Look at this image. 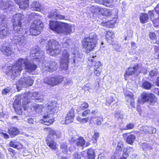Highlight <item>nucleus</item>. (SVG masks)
<instances>
[{
	"label": "nucleus",
	"instance_id": "1",
	"mask_svg": "<svg viewBox=\"0 0 159 159\" xmlns=\"http://www.w3.org/2000/svg\"><path fill=\"white\" fill-rule=\"evenodd\" d=\"M98 38L97 34L94 32L86 35L81 41L82 48L87 54L94 51L98 44Z\"/></svg>",
	"mask_w": 159,
	"mask_h": 159
},
{
	"label": "nucleus",
	"instance_id": "2",
	"mask_svg": "<svg viewBox=\"0 0 159 159\" xmlns=\"http://www.w3.org/2000/svg\"><path fill=\"white\" fill-rule=\"evenodd\" d=\"M24 65L25 69L30 73L34 71L38 68L37 65L33 62L27 59L20 58L18 59L15 64L12 65L11 70L14 71L15 74L20 73L23 69Z\"/></svg>",
	"mask_w": 159,
	"mask_h": 159
},
{
	"label": "nucleus",
	"instance_id": "3",
	"mask_svg": "<svg viewBox=\"0 0 159 159\" xmlns=\"http://www.w3.org/2000/svg\"><path fill=\"white\" fill-rule=\"evenodd\" d=\"M49 28L55 33L66 35L70 34L72 32L71 27L68 24L52 20L49 21Z\"/></svg>",
	"mask_w": 159,
	"mask_h": 159
},
{
	"label": "nucleus",
	"instance_id": "4",
	"mask_svg": "<svg viewBox=\"0 0 159 159\" xmlns=\"http://www.w3.org/2000/svg\"><path fill=\"white\" fill-rule=\"evenodd\" d=\"M60 46L57 41L52 39H50L47 43L46 51L50 56H55L61 53Z\"/></svg>",
	"mask_w": 159,
	"mask_h": 159
},
{
	"label": "nucleus",
	"instance_id": "5",
	"mask_svg": "<svg viewBox=\"0 0 159 159\" xmlns=\"http://www.w3.org/2000/svg\"><path fill=\"white\" fill-rule=\"evenodd\" d=\"M87 66L89 69L94 67L93 73L95 76H99L102 71V64L101 61H98L94 56H90L88 59Z\"/></svg>",
	"mask_w": 159,
	"mask_h": 159
},
{
	"label": "nucleus",
	"instance_id": "6",
	"mask_svg": "<svg viewBox=\"0 0 159 159\" xmlns=\"http://www.w3.org/2000/svg\"><path fill=\"white\" fill-rule=\"evenodd\" d=\"M141 98L137 101L138 103L143 104L148 102L150 105L154 106L157 102V98L153 93L144 92L141 94Z\"/></svg>",
	"mask_w": 159,
	"mask_h": 159
},
{
	"label": "nucleus",
	"instance_id": "7",
	"mask_svg": "<svg viewBox=\"0 0 159 159\" xmlns=\"http://www.w3.org/2000/svg\"><path fill=\"white\" fill-rule=\"evenodd\" d=\"M43 24L40 20L38 19L34 20L31 23L29 30L30 34L34 36L39 35L43 30Z\"/></svg>",
	"mask_w": 159,
	"mask_h": 159
},
{
	"label": "nucleus",
	"instance_id": "8",
	"mask_svg": "<svg viewBox=\"0 0 159 159\" xmlns=\"http://www.w3.org/2000/svg\"><path fill=\"white\" fill-rule=\"evenodd\" d=\"M64 80V77L62 75H56L46 77L44 80V82L53 87L60 84Z\"/></svg>",
	"mask_w": 159,
	"mask_h": 159
},
{
	"label": "nucleus",
	"instance_id": "9",
	"mask_svg": "<svg viewBox=\"0 0 159 159\" xmlns=\"http://www.w3.org/2000/svg\"><path fill=\"white\" fill-rule=\"evenodd\" d=\"M70 56V54L68 52L65 51L62 53L60 59L61 66H63V69L65 70H67L68 66Z\"/></svg>",
	"mask_w": 159,
	"mask_h": 159
},
{
	"label": "nucleus",
	"instance_id": "10",
	"mask_svg": "<svg viewBox=\"0 0 159 159\" xmlns=\"http://www.w3.org/2000/svg\"><path fill=\"white\" fill-rule=\"evenodd\" d=\"M70 142L71 144L74 143L76 146L82 147L83 149L85 147L86 141L83 137L80 136L77 139L74 137H71Z\"/></svg>",
	"mask_w": 159,
	"mask_h": 159
},
{
	"label": "nucleus",
	"instance_id": "11",
	"mask_svg": "<svg viewBox=\"0 0 159 159\" xmlns=\"http://www.w3.org/2000/svg\"><path fill=\"white\" fill-rule=\"evenodd\" d=\"M139 64H136L133 67H129L126 70L124 75V76L125 80H127L128 76L133 75L139 71Z\"/></svg>",
	"mask_w": 159,
	"mask_h": 159
},
{
	"label": "nucleus",
	"instance_id": "12",
	"mask_svg": "<svg viewBox=\"0 0 159 159\" xmlns=\"http://www.w3.org/2000/svg\"><path fill=\"white\" fill-rule=\"evenodd\" d=\"M0 51L6 56H11L13 53V48L10 44L7 45L3 44L0 48Z\"/></svg>",
	"mask_w": 159,
	"mask_h": 159
},
{
	"label": "nucleus",
	"instance_id": "13",
	"mask_svg": "<svg viewBox=\"0 0 159 159\" xmlns=\"http://www.w3.org/2000/svg\"><path fill=\"white\" fill-rule=\"evenodd\" d=\"M75 117V110L73 108L69 111L65 117V124H69L73 121Z\"/></svg>",
	"mask_w": 159,
	"mask_h": 159
},
{
	"label": "nucleus",
	"instance_id": "14",
	"mask_svg": "<svg viewBox=\"0 0 159 159\" xmlns=\"http://www.w3.org/2000/svg\"><path fill=\"white\" fill-rule=\"evenodd\" d=\"M23 16L21 15H19V20L17 22L15 21L13 24V30L18 34H20V32H21L23 30L21 20H22V17Z\"/></svg>",
	"mask_w": 159,
	"mask_h": 159
},
{
	"label": "nucleus",
	"instance_id": "15",
	"mask_svg": "<svg viewBox=\"0 0 159 159\" xmlns=\"http://www.w3.org/2000/svg\"><path fill=\"white\" fill-rule=\"evenodd\" d=\"M43 130L48 132V134L46 139H54L55 138H59L56 131L52 128L49 127L44 128Z\"/></svg>",
	"mask_w": 159,
	"mask_h": 159
},
{
	"label": "nucleus",
	"instance_id": "16",
	"mask_svg": "<svg viewBox=\"0 0 159 159\" xmlns=\"http://www.w3.org/2000/svg\"><path fill=\"white\" fill-rule=\"evenodd\" d=\"M113 0H94L96 3L111 8L114 7L113 4Z\"/></svg>",
	"mask_w": 159,
	"mask_h": 159
},
{
	"label": "nucleus",
	"instance_id": "17",
	"mask_svg": "<svg viewBox=\"0 0 159 159\" xmlns=\"http://www.w3.org/2000/svg\"><path fill=\"white\" fill-rule=\"evenodd\" d=\"M95 119V117L91 116L89 117H87L84 118H82L81 117L78 116L77 117L76 119L77 120L81 123H87L89 121L90 124H95V122L94 120Z\"/></svg>",
	"mask_w": 159,
	"mask_h": 159
},
{
	"label": "nucleus",
	"instance_id": "18",
	"mask_svg": "<svg viewBox=\"0 0 159 159\" xmlns=\"http://www.w3.org/2000/svg\"><path fill=\"white\" fill-rule=\"evenodd\" d=\"M15 2L22 9H26L29 6V0H14Z\"/></svg>",
	"mask_w": 159,
	"mask_h": 159
},
{
	"label": "nucleus",
	"instance_id": "19",
	"mask_svg": "<svg viewBox=\"0 0 159 159\" xmlns=\"http://www.w3.org/2000/svg\"><path fill=\"white\" fill-rule=\"evenodd\" d=\"M129 133H125L123 134V136H127L126 139V142L128 144L132 145L135 141L136 137L133 134H130L127 135Z\"/></svg>",
	"mask_w": 159,
	"mask_h": 159
},
{
	"label": "nucleus",
	"instance_id": "20",
	"mask_svg": "<svg viewBox=\"0 0 159 159\" xmlns=\"http://www.w3.org/2000/svg\"><path fill=\"white\" fill-rule=\"evenodd\" d=\"M13 108L17 115H20L22 113L21 105V102L15 101L13 104Z\"/></svg>",
	"mask_w": 159,
	"mask_h": 159
},
{
	"label": "nucleus",
	"instance_id": "21",
	"mask_svg": "<svg viewBox=\"0 0 159 159\" xmlns=\"http://www.w3.org/2000/svg\"><path fill=\"white\" fill-rule=\"evenodd\" d=\"M9 146L16 148L17 150H20L23 148V145L19 142L16 140H12L9 143Z\"/></svg>",
	"mask_w": 159,
	"mask_h": 159
},
{
	"label": "nucleus",
	"instance_id": "22",
	"mask_svg": "<svg viewBox=\"0 0 159 159\" xmlns=\"http://www.w3.org/2000/svg\"><path fill=\"white\" fill-rule=\"evenodd\" d=\"M24 80L23 82H22L21 81L19 82V84L22 86H23L25 84L27 86H31L33 85L34 82V80L32 79L29 76L25 77L24 78Z\"/></svg>",
	"mask_w": 159,
	"mask_h": 159
},
{
	"label": "nucleus",
	"instance_id": "23",
	"mask_svg": "<svg viewBox=\"0 0 159 159\" xmlns=\"http://www.w3.org/2000/svg\"><path fill=\"white\" fill-rule=\"evenodd\" d=\"M57 63L55 61H51L49 62L46 67L48 71L52 72L56 70L58 67Z\"/></svg>",
	"mask_w": 159,
	"mask_h": 159
},
{
	"label": "nucleus",
	"instance_id": "24",
	"mask_svg": "<svg viewBox=\"0 0 159 159\" xmlns=\"http://www.w3.org/2000/svg\"><path fill=\"white\" fill-rule=\"evenodd\" d=\"M43 108V105L35 104L31 107L30 109L32 112H34L35 113H39L42 111Z\"/></svg>",
	"mask_w": 159,
	"mask_h": 159
},
{
	"label": "nucleus",
	"instance_id": "25",
	"mask_svg": "<svg viewBox=\"0 0 159 159\" xmlns=\"http://www.w3.org/2000/svg\"><path fill=\"white\" fill-rule=\"evenodd\" d=\"M115 35L114 33L110 31H107L105 34V39L109 43H112L114 41V39Z\"/></svg>",
	"mask_w": 159,
	"mask_h": 159
},
{
	"label": "nucleus",
	"instance_id": "26",
	"mask_svg": "<svg viewBox=\"0 0 159 159\" xmlns=\"http://www.w3.org/2000/svg\"><path fill=\"white\" fill-rule=\"evenodd\" d=\"M8 132L11 137H13L18 134L20 132L17 128L11 127L8 129Z\"/></svg>",
	"mask_w": 159,
	"mask_h": 159
},
{
	"label": "nucleus",
	"instance_id": "27",
	"mask_svg": "<svg viewBox=\"0 0 159 159\" xmlns=\"http://www.w3.org/2000/svg\"><path fill=\"white\" fill-rule=\"evenodd\" d=\"M54 139H46L47 145L51 149L56 150L57 148V143L54 142Z\"/></svg>",
	"mask_w": 159,
	"mask_h": 159
},
{
	"label": "nucleus",
	"instance_id": "28",
	"mask_svg": "<svg viewBox=\"0 0 159 159\" xmlns=\"http://www.w3.org/2000/svg\"><path fill=\"white\" fill-rule=\"evenodd\" d=\"M87 159H95V157L94 150L92 148H90L86 150Z\"/></svg>",
	"mask_w": 159,
	"mask_h": 159
},
{
	"label": "nucleus",
	"instance_id": "29",
	"mask_svg": "<svg viewBox=\"0 0 159 159\" xmlns=\"http://www.w3.org/2000/svg\"><path fill=\"white\" fill-rule=\"evenodd\" d=\"M100 14L108 18L112 15L111 10L105 8H102Z\"/></svg>",
	"mask_w": 159,
	"mask_h": 159
},
{
	"label": "nucleus",
	"instance_id": "30",
	"mask_svg": "<svg viewBox=\"0 0 159 159\" xmlns=\"http://www.w3.org/2000/svg\"><path fill=\"white\" fill-rule=\"evenodd\" d=\"M149 19L147 13H141L139 17L140 22L143 24L147 22Z\"/></svg>",
	"mask_w": 159,
	"mask_h": 159
},
{
	"label": "nucleus",
	"instance_id": "31",
	"mask_svg": "<svg viewBox=\"0 0 159 159\" xmlns=\"http://www.w3.org/2000/svg\"><path fill=\"white\" fill-rule=\"evenodd\" d=\"M157 13L159 16V3L154 8ZM153 24L155 27H157L159 26V18L154 20H152Z\"/></svg>",
	"mask_w": 159,
	"mask_h": 159
},
{
	"label": "nucleus",
	"instance_id": "32",
	"mask_svg": "<svg viewBox=\"0 0 159 159\" xmlns=\"http://www.w3.org/2000/svg\"><path fill=\"white\" fill-rule=\"evenodd\" d=\"M41 5L39 2L35 1L32 2L31 5V8L33 10L35 11H39L41 10Z\"/></svg>",
	"mask_w": 159,
	"mask_h": 159
},
{
	"label": "nucleus",
	"instance_id": "33",
	"mask_svg": "<svg viewBox=\"0 0 159 159\" xmlns=\"http://www.w3.org/2000/svg\"><path fill=\"white\" fill-rule=\"evenodd\" d=\"M9 34L7 28L5 27L3 29L0 30V38L2 39L6 37Z\"/></svg>",
	"mask_w": 159,
	"mask_h": 159
},
{
	"label": "nucleus",
	"instance_id": "34",
	"mask_svg": "<svg viewBox=\"0 0 159 159\" xmlns=\"http://www.w3.org/2000/svg\"><path fill=\"white\" fill-rule=\"evenodd\" d=\"M49 117L48 115L43 116V122L45 125H49L52 124L54 120L53 119H48Z\"/></svg>",
	"mask_w": 159,
	"mask_h": 159
},
{
	"label": "nucleus",
	"instance_id": "35",
	"mask_svg": "<svg viewBox=\"0 0 159 159\" xmlns=\"http://www.w3.org/2000/svg\"><path fill=\"white\" fill-rule=\"evenodd\" d=\"M102 8L98 6H92L91 7L90 11L92 13L94 14L99 13L100 14Z\"/></svg>",
	"mask_w": 159,
	"mask_h": 159
},
{
	"label": "nucleus",
	"instance_id": "36",
	"mask_svg": "<svg viewBox=\"0 0 159 159\" xmlns=\"http://www.w3.org/2000/svg\"><path fill=\"white\" fill-rule=\"evenodd\" d=\"M31 51L32 55H34L33 56L34 57H39L40 56V54L42 53V51L38 48L32 49Z\"/></svg>",
	"mask_w": 159,
	"mask_h": 159
},
{
	"label": "nucleus",
	"instance_id": "37",
	"mask_svg": "<svg viewBox=\"0 0 159 159\" xmlns=\"http://www.w3.org/2000/svg\"><path fill=\"white\" fill-rule=\"evenodd\" d=\"M152 87V84L150 82L145 81L143 82L142 87L145 89H149Z\"/></svg>",
	"mask_w": 159,
	"mask_h": 159
},
{
	"label": "nucleus",
	"instance_id": "38",
	"mask_svg": "<svg viewBox=\"0 0 159 159\" xmlns=\"http://www.w3.org/2000/svg\"><path fill=\"white\" fill-rule=\"evenodd\" d=\"M115 101L114 98L112 96H110L106 98L105 104L107 106H110L111 104Z\"/></svg>",
	"mask_w": 159,
	"mask_h": 159
},
{
	"label": "nucleus",
	"instance_id": "39",
	"mask_svg": "<svg viewBox=\"0 0 159 159\" xmlns=\"http://www.w3.org/2000/svg\"><path fill=\"white\" fill-rule=\"evenodd\" d=\"M14 39L16 40V44H18L19 45H22L23 43H24V40L23 38H22V37H20L18 36H16L14 37Z\"/></svg>",
	"mask_w": 159,
	"mask_h": 159
},
{
	"label": "nucleus",
	"instance_id": "40",
	"mask_svg": "<svg viewBox=\"0 0 159 159\" xmlns=\"http://www.w3.org/2000/svg\"><path fill=\"white\" fill-rule=\"evenodd\" d=\"M89 107L88 103L86 102H84L80 104V108L81 110H84L86 109Z\"/></svg>",
	"mask_w": 159,
	"mask_h": 159
},
{
	"label": "nucleus",
	"instance_id": "41",
	"mask_svg": "<svg viewBox=\"0 0 159 159\" xmlns=\"http://www.w3.org/2000/svg\"><path fill=\"white\" fill-rule=\"evenodd\" d=\"M100 133L98 132H95L92 137V140L94 141V142L96 143L99 138Z\"/></svg>",
	"mask_w": 159,
	"mask_h": 159
},
{
	"label": "nucleus",
	"instance_id": "42",
	"mask_svg": "<svg viewBox=\"0 0 159 159\" xmlns=\"http://www.w3.org/2000/svg\"><path fill=\"white\" fill-rule=\"evenodd\" d=\"M60 148L63 152L67 153L68 152V146L65 143H63L61 145Z\"/></svg>",
	"mask_w": 159,
	"mask_h": 159
},
{
	"label": "nucleus",
	"instance_id": "43",
	"mask_svg": "<svg viewBox=\"0 0 159 159\" xmlns=\"http://www.w3.org/2000/svg\"><path fill=\"white\" fill-rule=\"evenodd\" d=\"M123 147V145L122 144L118 145L116 149V152L117 154L122 152Z\"/></svg>",
	"mask_w": 159,
	"mask_h": 159
},
{
	"label": "nucleus",
	"instance_id": "44",
	"mask_svg": "<svg viewBox=\"0 0 159 159\" xmlns=\"http://www.w3.org/2000/svg\"><path fill=\"white\" fill-rule=\"evenodd\" d=\"M134 127V124L132 123H129L128 124L126 125L125 127L123 129V130H127L133 129Z\"/></svg>",
	"mask_w": 159,
	"mask_h": 159
},
{
	"label": "nucleus",
	"instance_id": "45",
	"mask_svg": "<svg viewBox=\"0 0 159 159\" xmlns=\"http://www.w3.org/2000/svg\"><path fill=\"white\" fill-rule=\"evenodd\" d=\"M57 10H56L54 12H51L48 15V17L49 19H53L56 20V15L57 14Z\"/></svg>",
	"mask_w": 159,
	"mask_h": 159
},
{
	"label": "nucleus",
	"instance_id": "46",
	"mask_svg": "<svg viewBox=\"0 0 159 159\" xmlns=\"http://www.w3.org/2000/svg\"><path fill=\"white\" fill-rule=\"evenodd\" d=\"M91 113L90 110L89 109H86L82 113L81 115L83 117H85L89 115Z\"/></svg>",
	"mask_w": 159,
	"mask_h": 159
},
{
	"label": "nucleus",
	"instance_id": "47",
	"mask_svg": "<svg viewBox=\"0 0 159 159\" xmlns=\"http://www.w3.org/2000/svg\"><path fill=\"white\" fill-rule=\"evenodd\" d=\"M149 36L150 39L152 40L156 39L157 38L155 33L154 32H150L149 34Z\"/></svg>",
	"mask_w": 159,
	"mask_h": 159
},
{
	"label": "nucleus",
	"instance_id": "48",
	"mask_svg": "<svg viewBox=\"0 0 159 159\" xmlns=\"http://www.w3.org/2000/svg\"><path fill=\"white\" fill-rule=\"evenodd\" d=\"M140 131V133L142 134H146L149 133L148 130L146 129L145 127H142Z\"/></svg>",
	"mask_w": 159,
	"mask_h": 159
},
{
	"label": "nucleus",
	"instance_id": "49",
	"mask_svg": "<svg viewBox=\"0 0 159 159\" xmlns=\"http://www.w3.org/2000/svg\"><path fill=\"white\" fill-rule=\"evenodd\" d=\"M56 20H62L65 19V17L64 16L59 14L57 12L56 16Z\"/></svg>",
	"mask_w": 159,
	"mask_h": 159
},
{
	"label": "nucleus",
	"instance_id": "50",
	"mask_svg": "<svg viewBox=\"0 0 159 159\" xmlns=\"http://www.w3.org/2000/svg\"><path fill=\"white\" fill-rule=\"evenodd\" d=\"M96 119L95 121L96 125H100L101 124V121L102 120V118L99 117H95Z\"/></svg>",
	"mask_w": 159,
	"mask_h": 159
},
{
	"label": "nucleus",
	"instance_id": "51",
	"mask_svg": "<svg viewBox=\"0 0 159 159\" xmlns=\"http://www.w3.org/2000/svg\"><path fill=\"white\" fill-rule=\"evenodd\" d=\"M148 13L150 19L152 21L155 18V13L153 11H149Z\"/></svg>",
	"mask_w": 159,
	"mask_h": 159
},
{
	"label": "nucleus",
	"instance_id": "52",
	"mask_svg": "<svg viewBox=\"0 0 159 159\" xmlns=\"http://www.w3.org/2000/svg\"><path fill=\"white\" fill-rule=\"evenodd\" d=\"M115 117L118 119H122L123 118V116L121 115L120 113L119 112H116L115 114Z\"/></svg>",
	"mask_w": 159,
	"mask_h": 159
},
{
	"label": "nucleus",
	"instance_id": "53",
	"mask_svg": "<svg viewBox=\"0 0 159 159\" xmlns=\"http://www.w3.org/2000/svg\"><path fill=\"white\" fill-rule=\"evenodd\" d=\"M125 96L128 97L131 100H134V95L131 92H130L128 94L125 95Z\"/></svg>",
	"mask_w": 159,
	"mask_h": 159
},
{
	"label": "nucleus",
	"instance_id": "54",
	"mask_svg": "<svg viewBox=\"0 0 159 159\" xmlns=\"http://www.w3.org/2000/svg\"><path fill=\"white\" fill-rule=\"evenodd\" d=\"M10 92V89H9V87L5 88L3 89L2 91V95H6L7 93Z\"/></svg>",
	"mask_w": 159,
	"mask_h": 159
},
{
	"label": "nucleus",
	"instance_id": "55",
	"mask_svg": "<svg viewBox=\"0 0 159 159\" xmlns=\"http://www.w3.org/2000/svg\"><path fill=\"white\" fill-rule=\"evenodd\" d=\"M115 22H114L112 24L111 22H110L109 21H102L101 22V24L103 25H105V26H107V25H109L110 24H111V25H114L115 24Z\"/></svg>",
	"mask_w": 159,
	"mask_h": 159
},
{
	"label": "nucleus",
	"instance_id": "56",
	"mask_svg": "<svg viewBox=\"0 0 159 159\" xmlns=\"http://www.w3.org/2000/svg\"><path fill=\"white\" fill-rule=\"evenodd\" d=\"M73 156V159H81L80 155L77 152H75Z\"/></svg>",
	"mask_w": 159,
	"mask_h": 159
},
{
	"label": "nucleus",
	"instance_id": "57",
	"mask_svg": "<svg viewBox=\"0 0 159 159\" xmlns=\"http://www.w3.org/2000/svg\"><path fill=\"white\" fill-rule=\"evenodd\" d=\"M122 157H120V159H126L129 157L128 153L126 152H124L122 154Z\"/></svg>",
	"mask_w": 159,
	"mask_h": 159
},
{
	"label": "nucleus",
	"instance_id": "58",
	"mask_svg": "<svg viewBox=\"0 0 159 159\" xmlns=\"http://www.w3.org/2000/svg\"><path fill=\"white\" fill-rule=\"evenodd\" d=\"M7 150L10 153H11L13 155H15L16 154V152L13 149L9 148H7Z\"/></svg>",
	"mask_w": 159,
	"mask_h": 159
},
{
	"label": "nucleus",
	"instance_id": "59",
	"mask_svg": "<svg viewBox=\"0 0 159 159\" xmlns=\"http://www.w3.org/2000/svg\"><path fill=\"white\" fill-rule=\"evenodd\" d=\"M0 134L6 139H8L9 138V135L6 133H4L3 132H0Z\"/></svg>",
	"mask_w": 159,
	"mask_h": 159
},
{
	"label": "nucleus",
	"instance_id": "60",
	"mask_svg": "<svg viewBox=\"0 0 159 159\" xmlns=\"http://www.w3.org/2000/svg\"><path fill=\"white\" fill-rule=\"evenodd\" d=\"M137 111L139 113H141L142 111L141 107L139 105H137L136 107Z\"/></svg>",
	"mask_w": 159,
	"mask_h": 159
},
{
	"label": "nucleus",
	"instance_id": "61",
	"mask_svg": "<svg viewBox=\"0 0 159 159\" xmlns=\"http://www.w3.org/2000/svg\"><path fill=\"white\" fill-rule=\"evenodd\" d=\"M27 122L30 124H33L34 120L32 118H28L27 120Z\"/></svg>",
	"mask_w": 159,
	"mask_h": 159
},
{
	"label": "nucleus",
	"instance_id": "62",
	"mask_svg": "<svg viewBox=\"0 0 159 159\" xmlns=\"http://www.w3.org/2000/svg\"><path fill=\"white\" fill-rule=\"evenodd\" d=\"M130 104L132 107H135V101L134 100H131V102L130 103Z\"/></svg>",
	"mask_w": 159,
	"mask_h": 159
},
{
	"label": "nucleus",
	"instance_id": "63",
	"mask_svg": "<svg viewBox=\"0 0 159 159\" xmlns=\"http://www.w3.org/2000/svg\"><path fill=\"white\" fill-rule=\"evenodd\" d=\"M155 73L153 70H152L150 72V73L149 74V75L151 77L154 76L155 75Z\"/></svg>",
	"mask_w": 159,
	"mask_h": 159
},
{
	"label": "nucleus",
	"instance_id": "64",
	"mask_svg": "<svg viewBox=\"0 0 159 159\" xmlns=\"http://www.w3.org/2000/svg\"><path fill=\"white\" fill-rule=\"evenodd\" d=\"M156 84L157 86L159 87V76L158 77L157 79Z\"/></svg>",
	"mask_w": 159,
	"mask_h": 159
}]
</instances>
